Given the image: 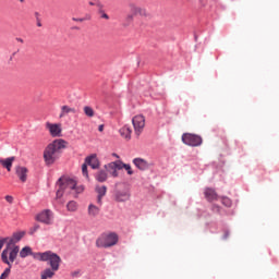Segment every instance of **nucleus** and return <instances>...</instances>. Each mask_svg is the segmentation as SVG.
Instances as JSON below:
<instances>
[{"label":"nucleus","mask_w":279,"mask_h":279,"mask_svg":"<svg viewBox=\"0 0 279 279\" xmlns=\"http://www.w3.org/2000/svg\"><path fill=\"white\" fill-rule=\"evenodd\" d=\"M99 207H97L96 205L89 204L88 206V215L89 217H97V215H99Z\"/></svg>","instance_id":"nucleus-21"},{"label":"nucleus","mask_w":279,"mask_h":279,"mask_svg":"<svg viewBox=\"0 0 279 279\" xmlns=\"http://www.w3.org/2000/svg\"><path fill=\"white\" fill-rule=\"evenodd\" d=\"M46 130H48L52 138H60L62 136V124L46 122Z\"/></svg>","instance_id":"nucleus-12"},{"label":"nucleus","mask_w":279,"mask_h":279,"mask_svg":"<svg viewBox=\"0 0 279 279\" xmlns=\"http://www.w3.org/2000/svg\"><path fill=\"white\" fill-rule=\"evenodd\" d=\"M113 198L116 202H128L130 199V185L128 183H117Z\"/></svg>","instance_id":"nucleus-7"},{"label":"nucleus","mask_w":279,"mask_h":279,"mask_svg":"<svg viewBox=\"0 0 279 279\" xmlns=\"http://www.w3.org/2000/svg\"><path fill=\"white\" fill-rule=\"evenodd\" d=\"M112 156H113V158H118V159L120 158L119 155L116 153H112Z\"/></svg>","instance_id":"nucleus-36"},{"label":"nucleus","mask_w":279,"mask_h":279,"mask_svg":"<svg viewBox=\"0 0 279 279\" xmlns=\"http://www.w3.org/2000/svg\"><path fill=\"white\" fill-rule=\"evenodd\" d=\"M98 132H104V124H100V125L98 126Z\"/></svg>","instance_id":"nucleus-34"},{"label":"nucleus","mask_w":279,"mask_h":279,"mask_svg":"<svg viewBox=\"0 0 279 279\" xmlns=\"http://www.w3.org/2000/svg\"><path fill=\"white\" fill-rule=\"evenodd\" d=\"M38 27H40V23L38 24Z\"/></svg>","instance_id":"nucleus-40"},{"label":"nucleus","mask_w":279,"mask_h":279,"mask_svg":"<svg viewBox=\"0 0 279 279\" xmlns=\"http://www.w3.org/2000/svg\"><path fill=\"white\" fill-rule=\"evenodd\" d=\"M36 258L44 263L48 262V265H50V268L53 269V271H58L60 269V263H62V258H60L58 254L51 251L37 253Z\"/></svg>","instance_id":"nucleus-5"},{"label":"nucleus","mask_w":279,"mask_h":279,"mask_svg":"<svg viewBox=\"0 0 279 279\" xmlns=\"http://www.w3.org/2000/svg\"><path fill=\"white\" fill-rule=\"evenodd\" d=\"M182 141L184 145H189L190 147H199L203 143L202 136L191 133H184L182 135Z\"/></svg>","instance_id":"nucleus-9"},{"label":"nucleus","mask_w":279,"mask_h":279,"mask_svg":"<svg viewBox=\"0 0 279 279\" xmlns=\"http://www.w3.org/2000/svg\"><path fill=\"white\" fill-rule=\"evenodd\" d=\"M88 166L93 169H97L99 167V159L97 155H90L85 158V162L82 165V173L83 175H88Z\"/></svg>","instance_id":"nucleus-10"},{"label":"nucleus","mask_w":279,"mask_h":279,"mask_svg":"<svg viewBox=\"0 0 279 279\" xmlns=\"http://www.w3.org/2000/svg\"><path fill=\"white\" fill-rule=\"evenodd\" d=\"M17 43H23V39H21V38H17Z\"/></svg>","instance_id":"nucleus-37"},{"label":"nucleus","mask_w":279,"mask_h":279,"mask_svg":"<svg viewBox=\"0 0 279 279\" xmlns=\"http://www.w3.org/2000/svg\"><path fill=\"white\" fill-rule=\"evenodd\" d=\"M220 207L218 205H213V211L214 213H219Z\"/></svg>","instance_id":"nucleus-32"},{"label":"nucleus","mask_w":279,"mask_h":279,"mask_svg":"<svg viewBox=\"0 0 279 279\" xmlns=\"http://www.w3.org/2000/svg\"><path fill=\"white\" fill-rule=\"evenodd\" d=\"M75 108H71L65 105L61 107V113L59 114V118L62 119L64 117H68V114H75Z\"/></svg>","instance_id":"nucleus-18"},{"label":"nucleus","mask_w":279,"mask_h":279,"mask_svg":"<svg viewBox=\"0 0 279 279\" xmlns=\"http://www.w3.org/2000/svg\"><path fill=\"white\" fill-rule=\"evenodd\" d=\"M20 180L21 182H27V175H21Z\"/></svg>","instance_id":"nucleus-33"},{"label":"nucleus","mask_w":279,"mask_h":279,"mask_svg":"<svg viewBox=\"0 0 279 279\" xmlns=\"http://www.w3.org/2000/svg\"><path fill=\"white\" fill-rule=\"evenodd\" d=\"M56 271L53 268H46L44 271H41V279H51L56 276Z\"/></svg>","instance_id":"nucleus-20"},{"label":"nucleus","mask_w":279,"mask_h":279,"mask_svg":"<svg viewBox=\"0 0 279 279\" xmlns=\"http://www.w3.org/2000/svg\"><path fill=\"white\" fill-rule=\"evenodd\" d=\"M36 220L46 226H51L53 223V211L45 209L36 216Z\"/></svg>","instance_id":"nucleus-11"},{"label":"nucleus","mask_w":279,"mask_h":279,"mask_svg":"<svg viewBox=\"0 0 279 279\" xmlns=\"http://www.w3.org/2000/svg\"><path fill=\"white\" fill-rule=\"evenodd\" d=\"M105 173L109 175H119V171L124 169L129 175H132L134 171H132V166L129 163H123L121 160L111 161L104 166Z\"/></svg>","instance_id":"nucleus-4"},{"label":"nucleus","mask_w":279,"mask_h":279,"mask_svg":"<svg viewBox=\"0 0 279 279\" xmlns=\"http://www.w3.org/2000/svg\"><path fill=\"white\" fill-rule=\"evenodd\" d=\"M14 160H16L15 157H9V158H0V166L3 167V169H7V171H12V165H14Z\"/></svg>","instance_id":"nucleus-17"},{"label":"nucleus","mask_w":279,"mask_h":279,"mask_svg":"<svg viewBox=\"0 0 279 279\" xmlns=\"http://www.w3.org/2000/svg\"><path fill=\"white\" fill-rule=\"evenodd\" d=\"M15 173L16 175H27V173H29V170H27L25 166H16Z\"/></svg>","instance_id":"nucleus-22"},{"label":"nucleus","mask_w":279,"mask_h":279,"mask_svg":"<svg viewBox=\"0 0 279 279\" xmlns=\"http://www.w3.org/2000/svg\"><path fill=\"white\" fill-rule=\"evenodd\" d=\"M83 110H84L86 117H89V118L95 117V110H93L92 107L85 106V107L83 108Z\"/></svg>","instance_id":"nucleus-25"},{"label":"nucleus","mask_w":279,"mask_h":279,"mask_svg":"<svg viewBox=\"0 0 279 279\" xmlns=\"http://www.w3.org/2000/svg\"><path fill=\"white\" fill-rule=\"evenodd\" d=\"M4 199H5V202H8V204H13V203H14V197L11 196V195H7V196L4 197Z\"/></svg>","instance_id":"nucleus-29"},{"label":"nucleus","mask_w":279,"mask_h":279,"mask_svg":"<svg viewBox=\"0 0 279 279\" xmlns=\"http://www.w3.org/2000/svg\"><path fill=\"white\" fill-rule=\"evenodd\" d=\"M72 21L76 23H84V19L72 17Z\"/></svg>","instance_id":"nucleus-31"},{"label":"nucleus","mask_w":279,"mask_h":279,"mask_svg":"<svg viewBox=\"0 0 279 279\" xmlns=\"http://www.w3.org/2000/svg\"><path fill=\"white\" fill-rule=\"evenodd\" d=\"M27 256H32V247L25 246L20 252L21 258H27Z\"/></svg>","instance_id":"nucleus-23"},{"label":"nucleus","mask_w":279,"mask_h":279,"mask_svg":"<svg viewBox=\"0 0 279 279\" xmlns=\"http://www.w3.org/2000/svg\"><path fill=\"white\" fill-rule=\"evenodd\" d=\"M221 199L223 206H227V208H230V206H232V201L229 197H222Z\"/></svg>","instance_id":"nucleus-27"},{"label":"nucleus","mask_w":279,"mask_h":279,"mask_svg":"<svg viewBox=\"0 0 279 279\" xmlns=\"http://www.w3.org/2000/svg\"><path fill=\"white\" fill-rule=\"evenodd\" d=\"M66 209L70 213H75V210H77V203L75 201H70L66 205Z\"/></svg>","instance_id":"nucleus-24"},{"label":"nucleus","mask_w":279,"mask_h":279,"mask_svg":"<svg viewBox=\"0 0 279 279\" xmlns=\"http://www.w3.org/2000/svg\"><path fill=\"white\" fill-rule=\"evenodd\" d=\"M96 180H97V182H106V180H108V177H106V175H97Z\"/></svg>","instance_id":"nucleus-28"},{"label":"nucleus","mask_w":279,"mask_h":279,"mask_svg":"<svg viewBox=\"0 0 279 279\" xmlns=\"http://www.w3.org/2000/svg\"><path fill=\"white\" fill-rule=\"evenodd\" d=\"M12 263H14V262H10L9 268H5V270L0 276V279H7L10 277V271L12 269Z\"/></svg>","instance_id":"nucleus-26"},{"label":"nucleus","mask_w":279,"mask_h":279,"mask_svg":"<svg viewBox=\"0 0 279 279\" xmlns=\"http://www.w3.org/2000/svg\"><path fill=\"white\" fill-rule=\"evenodd\" d=\"M23 236H25V231L13 233L11 238H7L8 243L1 254V259L5 265H10V263H14L16 260V256H19L20 252L16 243H19Z\"/></svg>","instance_id":"nucleus-1"},{"label":"nucleus","mask_w":279,"mask_h":279,"mask_svg":"<svg viewBox=\"0 0 279 279\" xmlns=\"http://www.w3.org/2000/svg\"><path fill=\"white\" fill-rule=\"evenodd\" d=\"M59 190L57 191V199H60L62 195H64V189H70L71 191H76V193H82L84 191V186H77V181L75 179L63 175L57 182Z\"/></svg>","instance_id":"nucleus-3"},{"label":"nucleus","mask_w":279,"mask_h":279,"mask_svg":"<svg viewBox=\"0 0 279 279\" xmlns=\"http://www.w3.org/2000/svg\"><path fill=\"white\" fill-rule=\"evenodd\" d=\"M96 193H97V204L98 205H102L104 202V197H106V193L108 192V187H106V185H97L95 189Z\"/></svg>","instance_id":"nucleus-16"},{"label":"nucleus","mask_w":279,"mask_h":279,"mask_svg":"<svg viewBox=\"0 0 279 279\" xmlns=\"http://www.w3.org/2000/svg\"><path fill=\"white\" fill-rule=\"evenodd\" d=\"M35 230H38V226L35 227Z\"/></svg>","instance_id":"nucleus-39"},{"label":"nucleus","mask_w":279,"mask_h":279,"mask_svg":"<svg viewBox=\"0 0 279 279\" xmlns=\"http://www.w3.org/2000/svg\"><path fill=\"white\" fill-rule=\"evenodd\" d=\"M78 275H80V271H73L72 272L73 278L77 277Z\"/></svg>","instance_id":"nucleus-35"},{"label":"nucleus","mask_w":279,"mask_h":279,"mask_svg":"<svg viewBox=\"0 0 279 279\" xmlns=\"http://www.w3.org/2000/svg\"><path fill=\"white\" fill-rule=\"evenodd\" d=\"M20 1V3H25V0H19Z\"/></svg>","instance_id":"nucleus-38"},{"label":"nucleus","mask_w":279,"mask_h":279,"mask_svg":"<svg viewBox=\"0 0 279 279\" xmlns=\"http://www.w3.org/2000/svg\"><path fill=\"white\" fill-rule=\"evenodd\" d=\"M117 243H119V235L117 233H102L96 240V247H102L105 250H108V247H114Z\"/></svg>","instance_id":"nucleus-6"},{"label":"nucleus","mask_w":279,"mask_h":279,"mask_svg":"<svg viewBox=\"0 0 279 279\" xmlns=\"http://www.w3.org/2000/svg\"><path fill=\"white\" fill-rule=\"evenodd\" d=\"M101 14V19H106V21H108L110 19V16H108V14H106V12L100 11Z\"/></svg>","instance_id":"nucleus-30"},{"label":"nucleus","mask_w":279,"mask_h":279,"mask_svg":"<svg viewBox=\"0 0 279 279\" xmlns=\"http://www.w3.org/2000/svg\"><path fill=\"white\" fill-rule=\"evenodd\" d=\"M133 165L140 169V171H147V169H151V163L147 162V160L143 158L133 159Z\"/></svg>","instance_id":"nucleus-15"},{"label":"nucleus","mask_w":279,"mask_h":279,"mask_svg":"<svg viewBox=\"0 0 279 279\" xmlns=\"http://www.w3.org/2000/svg\"><path fill=\"white\" fill-rule=\"evenodd\" d=\"M120 136L122 138H125L126 141H130L132 138V129L128 125H124L122 129H120Z\"/></svg>","instance_id":"nucleus-19"},{"label":"nucleus","mask_w":279,"mask_h":279,"mask_svg":"<svg viewBox=\"0 0 279 279\" xmlns=\"http://www.w3.org/2000/svg\"><path fill=\"white\" fill-rule=\"evenodd\" d=\"M130 14L126 16V21L132 23L134 21V16H143L144 19H149V13L147 9L136 5L135 3L129 4Z\"/></svg>","instance_id":"nucleus-8"},{"label":"nucleus","mask_w":279,"mask_h":279,"mask_svg":"<svg viewBox=\"0 0 279 279\" xmlns=\"http://www.w3.org/2000/svg\"><path fill=\"white\" fill-rule=\"evenodd\" d=\"M69 142L63 138L52 141L44 149V160L48 166L54 165L57 160H60L61 149H66Z\"/></svg>","instance_id":"nucleus-2"},{"label":"nucleus","mask_w":279,"mask_h":279,"mask_svg":"<svg viewBox=\"0 0 279 279\" xmlns=\"http://www.w3.org/2000/svg\"><path fill=\"white\" fill-rule=\"evenodd\" d=\"M132 123H133L136 136H141V134L143 133V130L145 129V117L135 116L132 119Z\"/></svg>","instance_id":"nucleus-13"},{"label":"nucleus","mask_w":279,"mask_h":279,"mask_svg":"<svg viewBox=\"0 0 279 279\" xmlns=\"http://www.w3.org/2000/svg\"><path fill=\"white\" fill-rule=\"evenodd\" d=\"M204 196L207 202H217V199H219V194H217V192L213 187H205Z\"/></svg>","instance_id":"nucleus-14"}]
</instances>
